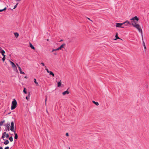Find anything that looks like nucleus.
<instances>
[{"label":"nucleus","instance_id":"obj_1","mask_svg":"<svg viewBox=\"0 0 149 149\" xmlns=\"http://www.w3.org/2000/svg\"><path fill=\"white\" fill-rule=\"evenodd\" d=\"M15 130L16 129L14 125V122L13 121H11V122L10 130L14 133L15 135L14 138L15 139H17L18 138V136L17 134L15 133Z\"/></svg>","mask_w":149,"mask_h":149},{"label":"nucleus","instance_id":"obj_2","mask_svg":"<svg viewBox=\"0 0 149 149\" xmlns=\"http://www.w3.org/2000/svg\"><path fill=\"white\" fill-rule=\"evenodd\" d=\"M17 102L16 100L14 99L12 102V105L11 106V109L13 110L15 109L17 106Z\"/></svg>","mask_w":149,"mask_h":149},{"label":"nucleus","instance_id":"obj_3","mask_svg":"<svg viewBox=\"0 0 149 149\" xmlns=\"http://www.w3.org/2000/svg\"><path fill=\"white\" fill-rule=\"evenodd\" d=\"M9 61L10 62L12 68L13 69V70L16 72H18V70H17V68L15 64L13 62L10 61Z\"/></svg>","mask_w":149,"mask_h":149},{"label":"nucleus","instance_id":"obj_4","mask_svg":"<svg viewBox=\"0 0 149 149\" xmlns=\"http://www.w3.org/2000/svg\"><path fill=\"white\" fill-rule=\"evenodd\" d=\"M131 22L132 25V26L136 28L137 29L140 27V25L138 24H136L134 21H132Z\"/></svg>","mask_w":149,"mask_h":149},{"label":"nucleus","instance_id":"obj_5","mask_svg":"<svg viewBox=\"0 0 149 149\" xmlns=\"http://www.w3.org/2000/svg\"><path fill=\"white\" fill-rule=\"evenodd\" d=\"M4 126L6 127L8 131H9L10 130V123L8 122L7 123L4 125Z\"/></svg>","mask_w":149,"mask_h":149},{"label":"nucleus","instance_id":"obj_6","mask_svg":"<svg viewBox=\"0 0 149 149\" xmlns=\"http://www.w3.org/2000/svg\"><path fill=\"white\" fill-rule=\"evenodd\" d=\"M9 135L8 134H6V132H3V134L1 138L3 139V140H4V138L5 137L8 138L9 137Z\"/></svg>","mask_w":149,"mask_h":149},{"label":"nucleus","instance_id":"obj_7","mask_svg":"<svg viewBox=\"0 0 149 149\" xmlns=\"http://www.w3.org/2000/svg\"><path fill=\"white\" fill-rule=\"evenodd\" d=\"M124 24L123 23H116V27L119 28H124V27L121 26Z\"/></svg>","mask_w":149,"mask_h":149},{"label":"nucleus","instance_id":"obj_8","mask_svg":"<svg viewBox=\"0 0 149 149\" xmlns=\"http://www.w3.org/2000/svg\"><path fill=\"white\" fill-rule=\"evenodd\" d=\"M130 20L133 21L136 20V21H138L139 20V18L136 16L132 18H131L130 19Z\"/></svg>","mask_w":149,"mask_h":149},{"label":"nucleus","instance_id":"obj_9","mask_svg":"<svg viewBox=\"0 0 149 149\" xmlns=\"http://www.w3.org/2000/svg\"><path fill=\"white\" fill-rule=\"evenodd\" d=\"M138 30L139 32H141V37H142V40H143L142 30L140 27L138 29Z\"/></svg>","mask_w":149,"mask_h":149},{"label":"nucleus","instance_id":"obj_10","mask_svg":"<svg viewBox=\"0 0 149 149\" xmlns=\"http://www.w3.org/2000/svg\"><path fill=\"white\" fill-rule=\"evenodd\" d=\"M115 37L116 38L114 39V40H116L117 39H121L118 36V33H116V34Z\"/></svg>","mask_w":149,"mask_h":149},{"label":"nucleus","instance_id":"obj_11","mask_svg":"<svg viewBox=\"0 0 149 149\" xmlns=\"http://www.w3.org/2000/svg\"><path fill=\"white\" fill-rule=\"evenodd\" d=\"M69 93V92L68 91H66L62 93L63 95H65L66 94H68Z\"/></svg>","mask_w":149,"mask_h":149},{"label":"nucleus","instance_id":"obj_12","mask_svg":"<svg viewBox=\"0 0 149 149\" xmlns=\"http://www.w3.org/2000/svg\"><path fill=\"white\" fill-rule=\"evenodd\" d=\"M18 68L20 71V73L21 74H25L24 73V72H23L22 71V69L20 67H19Z\"/></svg>","mask_w":149,"mask_h":149},{"label":"nucleus","instance_id":"obj_13","mask_svg":"<svg viewBox=\"0 0 149 149\" xmlns=\"http://www.w3.org/2000/svg\"><path fill=\"white\" fill-rule=\"evenodd\" d=\"M29 45L31 49L34 50L35 49V48L32 45L31 43H29Z\"/></svg>","mask_w":149,"mask_h":149},{"label":"nucleus","instance_id":"obj_14","mask_svg":"<svg viewBox=\"0 0 149 149\" xmlns=\"http://www.w3.org/2000/svg\"><path fill=\"white\" fill-rule=\"evenodd\" d=\"M65 45V44L63 43L62 45L59 47H58L59 49L60 50H61V49Z\"/></svg>","mask_w":149,"mask_h":149},{"label":"nucleus","instance_id":"obj_15","mask_svg":"<svg viewBox=\"0 0 149 149\" xmlns=\"http://www.w3.org/2000/svg\"><path fill=\"white\" fill-rule=\"evenodd\" d=\"M1 53V54H2V55L3 56H6L5 55H4V54L5 53V52L3 50H2L1 52V53Z\"/></svg>","mask_w":149,"mask_h":149},{"label":"nucleus","instance_id":"obj_16","mask_svg":"<svg viewBox=\"0 0 149 149\" xmlns=\"http://www.w3.org/2000/svg\"><path fill=\"white\" fill-rule=\"evenodd\" d=\"M92 102L97 106H98L99 105V104L98 102H95L94 101H93Z\"/></svg>","mask_w":149,"mask_h":149},{"label":"nucleus","instance_id":"obj_17","mask_svg":"<svg viewBox=\"0 0 149 149\" xmlns=\"http://www.w3.org/2000/svg\"><path fill=\"white\" fill-rule=\"evenodd\" d=\"M14 34L15 35V36L16 38H17L19 36V34L17 33H14Z\"/></svg>","mask_w":149,"mask_h":149},{"label":"nucleus","instance_id":"obj_18","mask_svg":"<svg viewBox=\"0 0 149 149\" xmlns=\"http://www.w3.org/2000/svg\"><path fill=\"white\" fill-rule=\"evenodd\" d=\"M9 143V141H8V140H6V141H5L4 142V143L5 145H7Z\"/></svg>","mask_w":149,"mask_h":149},{"label":"nucleus","instance_id":"obj_19","mask_svg":"<svg viewBox=\"0 0 149 149\" xmlns=\"http://www.w3.org/2000/svg\"><path fill=\"white\" fill-rule=\"evenodd\" d=\"M61 85V81L60 80V81L58 82L57 86L58 87H59Z\"/></svg>","mask_w":149,"mask_h":149},{"label":"nucleus","instance_id":"obj_20","mask_svg":"<svg viewBox=\"0 0 149 149\" xmlns=\"http://www.w3.org/2000/svg\"><path fill=\"white\" fill-rule=\"evenodd\" d=\"M5 122V120H3V121H1L0 122V126H2V125H3V124Z\"/></svg>","mask_w":149,"mask_h":149},{"label":"nucleus","instance_id":"obj_21","mask_svg":"<svg viewBox=\"0 0 149 149\" xmlns=\"http://www.w3.org/2000/svg\"><path fill=\"white\" fill-rule=\"evenodd\" d=\"M49 74L52 75L53 77H54V74L52 72L50 71V72H49Z\"/></svg>","mask_w":149,"mask_h":149},{"label":"nucleus","instance_id":"obj_22","mask_svg":"<svg viewBox=\"0 0 149 149\" xmlns=\"http://www.w3.org/2000/svg\"><path fill=\"white\" fill-rule=\"evenodd\" d=\"M9 139L11 142H12L13 141V138L12 136H11L9 137Z\"/></svg>","mask_w":149,"mask_h":149},{"label":"nucleus","instance_id":"obj_23","mask_svg":"<svg viewBox=\"0 0 149 149\" xmlns=\"http://www.w3.org/2000/svg\"><path fill=\"white\" fill-rule=\"evenodd\" d=\"M124 24H125V23H127V24H130L129 22L128 21H126L125 22H124V23H123Z\"/></svg>","mask_w":149,"mask_h":149},{"label":"nucleus","instance_id":"obj_24","mask_svg":"<svg viewBox=\"0 0 149 149\" xmlns=\"http://www.w3.org/2000/svg\"><path fill=\"white\" fill-rule=\"evenodd\" d=\"M45 70L47 71V72L48 73H49V72H50V71H49V70H48V69L47 68V67L46 66H45Z\"/></svg>","mask_w":149,"mask_h":149},{"label":"nucleus","instance_id":"obj_25","mask_svg":"<svg viewBox=\"0 0 149 149\" xmlns=\"http://www.w3.org/2000/svg\"><path fill=\"white\" fill-rule=\"evenodd\" d=\"M34 83L37 84V85L38 86V83H37V82L36 81V79H34Z\"/></svg>","mask_w":149,"mask_h":149},{"label":"nucleus","instance_id":"obj_26","mask_svg":"<svg viewBox=\"0 0 149 149\" xmlns=\"http://www.w3.org/2000/svg\"><path fill=\"white\" fill-rule=\"evenodd\" d=\"M6 7H5V8L3 9H2V10H0V12H2L3 11H4V10H6Z\"/></svg>","mask_w":149,"mask_h":149},{"label":"nucleus","instance_id":"obj_27","mask_svg":"<svg viewBox=\"0 0 149 149\" xmlns=\"http://www.w3.org/2000/svg\"><path fill=\"white\" fill-rule=\"evenodd\" d=\"M5 56H3V58H2V60L3 62H4V61H5V59H6Z\"/></svg>","mask_w":149,"mask_h":149},{"label":"nucleus","instance_id":"obj_28","mask_svg":"<svg viewBox=\"0 0 149 149\" xmlns=\"http://www.w3.org/2000/svg\"><path fill=\"white\" fill-rule=\"evenodd\" d=\"M23 92L24 93H25V94H26L27 93V92L26 91V88H24V90H23Z\"/></svg>","mask_w":149,"mask_h":149},{"label":"nucleus","instance_id":"obj_29","mask_svg":"<svg viewBox=\"0 0 149 149\" xmlns=\"http://www.w3.org/2000/svg\"><path fill=\"white\" fill-rule=\"evenodd\" d=\"M18 3L16 4L14 6V7L13 9H15L17 7Z\"/></svg>","mask_w":149,"mask_h":149},{"label":"nucleus","instance_id":"obj_30","mask_svg":"<svg viewBox=\"0 0 149 149\" xmlns=\"http://www.w3.org/2000/svg\"><path fill=\"white\" fill-rule=\"evenodd\" d=\"M143 40V46L145 45L144 41H143V40Z\"/></svg>","mask_w":149,"mask_h":149},{"label":"nucleus","instance_id":"obj_31","mask_svg":"<svg viewBox=\"0 0 149 149\" xmlns=\"http://www.w3.org/2000/svg\"><path fill=\"white\" fill-rule=\"evenodd\" d=\"M65 135L66 136H69V134H68V133H66V134H65Z\"/></svg>","mask_w":149,"mask_h":149},{"label":"nucleus","instance_id":"obj_32","mask_svg":"<svg viewBox=\"0 0 149 149\" xmlns=\"http://www.w3.org/2000/svg\"><path fill=\"white\" fill-rule=\"evenodd\" d=\"M41 64H42V66H44L45 65V64L43 63H41Z\"/></svg>","mask_w":149,"mask_h":149},{"label":"nucleus","instance_id":"obj_33","mask_svg":"<svg viewBox=\"0 0 149 149\" xmlns=\"http://www.w3.org/2000/svg\"><path fill=\"white\" fill-rule=\"evenodd\" d=\"M9 147L8 146L6 147L4 149H9Z\"/></svg>","mask_w":149,"mask_h":149},{"label":"nucleus","instance_id":"obj_34","mask_svg":"<svg viewBox=\"0 0 149 149\" xmlns=\"http://www.w3.org/2000/svg\"><path fill=\"white\" fill-rule=\"evenodd\" d=\"M56 51L55 49H53L52 51V52H54Z\"/></svg>","mask_w":149,"mask_h":149},{"label":"nucleus","instance_id":"obj_35","mask_svg":"<svg viewBox=\"0 0 149 149\" xmlns=\"http://www.w3.org/2000/svg\"><path fill=\"white\" fill-rule=\"evenodd\" d=\"M16 65L18 67V68H19V67H20L19 66V65L17 63L16 64Z\"/></svg>","mask_w":149,"mask_h":149},{"label":"nucleus","instance_id":"obj_36","mask_svg":"<svg viewBox=\"0 0 149 149\" xmlns=\"http://www.w3.org/2000/svg\"><path fill=\"white\" fill-rule=\"evenodd\" d=\"M26 98L28 100H29V98H28L27 97H26Z\"/></svg>","mask_w":149,"mask_h":149},{"label":"nucleus","instance_id":"obj_37","mask_svg":"<svg viewBox=\"0 0 149 149\" xmlns=\"http://www.w3.org/2000/svg\"><path fill=\"white\" fill-rule=\"evenodd\" d=\"M2 49L1 47H0V53H1V51L2 50Z\"/></svg>","mask_w":149,"mask_h":149},{"label":"nucleus","instance_id":"obj_38","mask_svg":"<svg viewBox=\"0 0 149 149\" xmlns=\"http://www.w3.org/2000/svg\"><path fill=\"white\" fill-rule=\"evenodd\" d=\"M60 50V49H59V48H57V49H55V50H56V51H57V50Z\"/></svg>","mask_w":149,"mask_h":149},{"label":"nucleus","instance_id":"obj_39","mask_svg":"<svg viewBox=\"0 0 149 149\" xmlns=\"http://www.w3.org/2000/svg\"><path fill=\"white\" fill-rule=\"evenodd\" d=\"M88 18V19H89V20H90V21H91L92 22V21L91 20V19L89 18Z\"/></svg>","mask_w":149,"mask_h":149},{"label":"nucleus","instance_id":"obj_40","mask_svg":"<svg viewBox=\"0 0 149 149\" xmlns=\"http://www.w3.org/2000/svg\"><path fill=\"white\" fill-rule=\"evenodd\" d=\"M143 46L144 47L145 49H146V45Z\"/></svg>","mask_w":149,"mask_h":149},{"label":"nucleus","instance_id":"obj_41","mask_svg":"<svg viewBox=\"0 0 149 149\" xmlns=\"http://www.w3.org/2000/svg\"><path fill=\"white\" fill-rule=\"evenodd\" d=\"M46 101H47V98H46V99H45V104H46Z\"/></svg>","mask_w":149,"mask_h":149},{"label":"nucleus","instance_id":"obj_42","mask_svg":"<svg viewBox=\"0 0 149 149\" xmlns=\"http://www.w3.org/2000/svg\"><path fill=\"white\" fill-rule=\"evenodd\" d=\"M24 78H25L27 79V76H25V77H24Z\"/></svg>","mask_w":149,"mask_h":149},{"label":"nucleus","instance_id":"obj_43","mask_svg":"<svg viewBox=\"0 0 149 149\" xmlns=\"http://www.w3.org/2000/svg\"><path fill=\"white\" fill-rule=\"evenodd\" d=\"M0 149H3V148L2 147H0Z\"/></svg>","mask_w":149,"mask_h":149},{"label":"nucleus","instance_id":"obj_44","mask_svg":"<svg viewBox=\"0 0 149 149\" xmlns=\"http://www.w3.org/2000/svg\"><path fill=\"white\" fill-rule=\"evenodd\" d=\"M54 54L55 55H56V53H55Z\"/></svg>","mask_w":149,"mask_h":149},{"label":"nucleus","instance_id":"obj_45","mask_svg":"<svg viewBox=\"0 0 149 149\" xmlns=\"http://www.w3.org/2000/svg\"><path fill=\"white\" fill-rule=\"evenodd\" d=\"M49 40V39H47V41H48Z\"/></svg>","mask_w":149,"mask_h":149},{"label":"nucleus","instance_id":"obj_46","mask_svg":"<svg viewBox=\"0 0 149 149\" xmlns=\"http://www.w3.org/2000/svg\"><path fill=\"white\" fill-rule=\"evenodd\" d=\"M46 111H47V113H48V111H47V110Z\"/></svg>","mask_w":149,"mask_h":149}]
</instances>
